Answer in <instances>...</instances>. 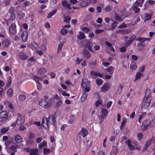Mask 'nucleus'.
Segmentation results:
<instances>
[{"label":"nucleus","mask_w":155,"mask_h":155,"mask_svg":"<svg viewBox=\"0 0 155 155\" xmlns=\"http://www.w3.org/2000/svg\"><path fill=\"white\" fill-rule=\"evenodd\" d=\"M150 91L147 90L146 91L145 95L143 100V104L141 107L142 109L147 107L150 105L151 97L149 96L150 94Z\"/></svg>","instance_id":"1"},{"label":"nucleus","mask_w":155,"mask_h":155,"mask_svg":"<svg viewBox=\"0 0 155 155\" xmlns=\"http://www.w3.org/2000/svg\"><path fill=\"white\" fill-rule=\"evenodd\" d=\"M24 150L25 151L29 153L30 155H38V150L37 148H25Z\"/></svg>","instance_id":"2"},{"label":"nucleus","mask_w":155,"mask_h":155,"mask_svg":"<svg viewBox=\"0 0 155 155\" xmlns=\"http://www.w3.org/2000/svg\"><path fill=\"white\" fill-rule=\"evenodd\" d=\"M17 115L18 117L16 120V124L18 125H21L23 124L25 121L24 117L19 113H17Z\"/></svg>","instance_id":"3"},{"label":"nucleus","mask_w":155,"mask_h":155,"mask_svg":"<svg viewBox=\"0 0 155 155\" xmlns=\"http://www.w3.org/2000/svg\"><path fill=\"white\" fill-rule=\"evenodd\" d=\"M40 106L44 108H48L50 106V104L46 100L44 99L41 100L39 102Z\"/></svg>","instance_id":"4"},{"label":"nucleus","mask_w":155,"mask_h":155,"mask_svg":"<svg viewBox=\"0 0 155 155\" xmlns=\"http://www.w3.org/2000/svg\"><path fill=\"white\" fill-rule=\"evenodd\" d=\"M41 124L42 126L46 129H48L49 128V124L48 120V118L45 117H43Z\"/></svg>","instance_id":"5"},{"label":"nucleus","mask_w":155,"mask_h":155,"mask_svg":"<svg viewBox=\"0 0 155 155\" xmlns=\"http://www.w3.org/2000/svg\"><path fill=\"white\" fill-rule=\"evenodd\" d=\"M83 53L84 57L86 59H89L91 57V54L88 50L84 48L83 51Z\"/></svg>","instance_id":"6"},{"label":"nucleus","mask_w":155,"mask_h":155,"mask_svg":"<svg viewBox=\"0 0 155 155\" xmlns=\"http://www.w3.org/2000/svg\"><path fill=\"white\" fill-rule=\"evenodd\" d=\"M48 120L49 124H54L56 121L54 115H51L48 118Z\"/></svg>","instance_id":"7"},{"label":"nucleus","mask_w":155,"mask_h":155,"mask_svg":"<svg viewBox=\"0 0 155 155\" xmlns=\"http://www.w3.org/2000/svg\"><path fill=\"white\" fill-rule=\"evenodd\" d=\"M93 46V43L91 41L88 40L86 48H87L88 50L91 52H94V51L92 48Z\"/></svg>","instance_id":"8"},{"label":"nucleus","mask_w":155,"mask_h":155,"mask_svg":"<svg viewBox=\"0 0 155 155\" xmlns=\"http://www.w3.org/2000/svg\"><path fill=\"white\" fill-rule=\"evenodd\" d=\"M93 46V43L91 41L88 40L86 48H87L88 50L91 52H94V51L92 48Z\"/></svg>","instance_id":"9"},{"label":"nucleus","mask_w":155,"mask_h":155,"mask_svg":"<svg viewBox=\"0 0 155 155\" xmlns=\"http://www.w3.org/2000/svg\"><path fill=\"white\" fill-rule=\"evenodd\" d=\"M136 36L134 35H133L130 38V39L128 40L125 43V46L127 47H128L133 42L134 40L135 39Z\"/></svg>","instance_id":"10"},{"label":"nucleus","mask_w":155,"mask_h":155,"mask_svg":"<svg viewBox=\"0 0 155 155\" xmlns=\"http://www.w3.org/2000/svg\"><path fill=\"white\" fill-rule=\"evenodd\" d=\"M16 25L15 23L12 24L9 28V31L10 33L12 34H14L16 31Z\"/></svg>","instance_id":"11"},{"label":"nucleus","mask_w":155,"mask_h":155,"mask_svg":"<svg viewBox=\"0 0 155 155\" xmlns=\"http://www.w3.org/2000/svg\"><path fill=\"white\" fill-rule=\"evenodd\" d=\"M111 85L108 83L105 84L101 88V91L105 92L108 90L110 87Z\"/></svg>","instance_id":"12"},{"label":"nucleus","mask_w":155,"mask_h":155,"mask_svg":"<svg viewBox=\"0 0 155 155\" xmlns=\"http://www.w3.org/2000/svg\"><path fill=\"white\" fill-rule=\"evenodd\" d=\"M153 137L151 138V139L147 141L143 149V151H144L147 150L150 145L151 144V143L153 142Z\"/></svg>","instance_id":"13"},{"label":"nucleus","mask_w":155,"mask_h":155,"mask_svg":"<svg viewBox=\"0 0 155 155\" xmlns=\"http://www.w3.org/2000/svg\"><path fill=\"white\" fill-rule=\"evenodd\" d=\"M101 114L100 116V117L102 119H103L108 114V111L106 109L102 108L101 109Z\"/></svg>","instance_id":"14"},{"label":"nucleus","mask_w":155,"mask_h":155,"mask_svg":"<svg viewBox=\"0 0 155 155\" xmlns=\"http://www.w3.org/2000/svg\"><path fill=\"white\" fill-rule=\"evenodd\" d=\"M89 134L87 130L84 128H83L78 133V135L82 136H87Z\"/></svg>","instance_id":"15"},{"label":"nucleus","mask_w":155,"mask_h":155,"mask_svg":"<svg viewBox=\"0 0 155 155\" xmlns=\"http://www.w3.org/2000/svg\"><path fill=\"white\" fill-rule=\"evenodd\" d=\"M82 89L84 91H85L86 92H88L90 90V87L87 86L86 84L83 82V81L81 84Z\"/></svg>","instance_id":"16"},{"label":"nucleus","mask_w":155,"mask_h":155,"mask_svg":"<svg viewBox=\"0 0 155 155\" xmlns=\"http://www.w3.org/2000/svg\"><path fill=\"white\" fill-rule=\"evenodd\" d=\"M131 140L129 139L127 140L125 142V143L127 144L129 149L131 150H133L135 149V147L131 144Z\"/></svg>","instance_id":"17"},{"label":"nucleus","mask_w":155,"mask_h":155,"mask_svg":"<svg viewBox=\"0 0 155 155\" xmlns=\"http://www.w3.org/2000/svg\"><path fill=\"white\" fill-rule=\"evenodd\" d=\"M28 32L25 31L23 32L21 34V38L23 41H26L28 38Z\"/></svg>","instance_id":"18"},{"label":"nucleus","mask_w":155,"mask_h":155,"mask_svg":"<svg viewBox=\"0 0 155 155\" xmlns=\"http://www.w3.org/2000/svg\"><path fill=\"white\" fill-rule=\"evenodd\" d=\"M62 3L64 7H67L69 9H71V5L70 4L68 3L67 1L64 0L63 1Z\"/></svg>","instance_id":"19"},{"label":"nucleus","mask_w":155,"mask_h":155,"mask_svg":"<svg viewBox=\"0 0 155 155\" xmlns=\"http://www.w3.org/2000/svg\"><path fill=\"white\" fill-rule=\"evenodd\" d=\"M8 115V113L6 111H3L0 113V118L3 119L6 118Z\"/></svg>","instance_id":"20"},{"label":"nucleus","mask_w":155,"mask_h":155,"mask_svg":"<svg viewBox=\"0 0 155 155\" xmlns=\"http://www.w3.org/2000/svg\"><path fill=\"white\" fill-rule=\"evenodd\" d=\"M10 44V41L7 39H5L2 43V45L6 47H7Z\"/></svg>","instance_id":"21"},{"label":"nucleus","mask_w":155,"mask_h":155,"mask_svg":"<svg viewBox=\"0 0 155 155\" xmlns=\"http://www.w3.org/2000/svg\"><path fill=\"white\" fill-rule=\"evenodd\" d=\"M136 40L138 41L141 42L143 43L146 41H149L150 38H144L141 37H140L138 38H136Z\"/></svg>","instance_id":"22"},{"label":"nucleus","mask_w":155,"mask_h":155,"mask_svg":"<svg viewBox=\"0 0 155 155\" xmlns=\"http://www.w3.org/2000/svg\"><path fill=\"white\" fill-rule=\"evenodd\" d=\"M19 56V58L21 59L25 60L28 58V56L25 55V54L23 53H20Z\"/></svg>","instance_id":"23"},{"label":"nucleus","mask_w":155,"mask_h":155,"mask_svg":"<svg viewBox=\"0 0 155 155\" xmlns=\"http://www.w3.org/2000/svg\"><path fill=\"white\" fill-rule=\"evenodd\" d=\"M143 0H137L134 3L135 5H137L140 7H141L142 6V4L143 3Z\"/></svg>","instance_id":"24"},{"label":"nucleus","mask_w":155,"mask_h":155,"mask_svg":"<svg viewBox=\"0 0 155 155\" xmlns=\"http://www.w3.org/2000/svg\"><path fill=\"white\" fill-rule=\"evenodd\" d=\"M46 72V70L44 68H40L38 70V73L41 75H44Z\"/></svg>","instance_id":"25"},{"label":"nucleus","mask_w":155,"mask_h":155,"mask_svg":"<svg viewBox=\"0 0 155 155\" xmlns=\"http://www.w3.org/2000/svg\"><path fill=\"white\" fill-rule=\"evenodd\" d=\"M88 41V40H84L82 41L81 43V46L86 48Z\"/></svg>","instance_id":"26"},{"label":"nucleus","mask_w":155,"mask_h":155,"mask_svg":"<svg viewBox=\"0 0 155 155\" xmlns=\"http://www.w3.org/2000/svg\"><path fill=\"white\" fill-rule=\"evenodd\" d=\"M33 78V79L38 84H39L40 82L42 81V79L41 78L35 76H34Z\"/></svg>","instance_id":"27"},{"label":"nucleus","mask_w":155,"mask_h":155,"mask_svg":"<svg viewBox=\"0 0 155 155\" xmlns=\"http://www.w3.org/2000/svg\"><path fill=\"white\" fill-rule=\"evenodd\" d=\"M15 141L18 143H20L22 141L21 136H15Z\"/></svg>","instance_id":"28"},{"label":"nucleus","mask_w":155,"mask_h":155,"mask_svg":"<svg viewBox=\"0 0 155 155\" xmlns=\"http://www.w3.org/2000/svg\"><path fill=\"white\" fill-rule=\"evenodd\" d=\"M150 122V120L149 119L145 121L143 124V125L144 127H148Z\"/></svg>","instance_id":"29"},{"label":"nucleus","mask_w":155,"mask_h":155,"mask_svg":"<svg viewBox=\"0 0 155 155\" xmlns=\"http://www.w3.org/2000/svg\"><path fill=\"white\" fill-rule=\"evenodd\" d=\"M51 150L50 149L46 147H45L43 149V153L44 154H49L51 153Z\"/></svg>","instance_id":"30"},{"label":"nucleus","mask_w":155,"mask_h":155,"mask_svg":"<svg viewBox=\"0 0 155 155\" xmlns=\"http://www.w3.org/2000/svg\"><path fill=\"white\" fill-rule=\"evenodd\" d=\"M47 142L46 140H43L41 143L38 144V147L40 148H42L46 145Z\"/></svg>","instance_id":"31"},{"label":"nucleus","mask_w":155,"mask_h":155,"mask_svg":"<svg viewBox=\"0 0 155 155\" xmlns=\"http://www.w3.org/2000/svg\"><path fill=\"white\" fill-rule=\"evenodd\" d=\"M137 5H135V3L133 5V9L136 13L139 12L140 10V8L137 6Z\"/></svg>","instance_id":"32"},{"label":"nucleus","mask_w":155,"mask_h":155,"mask_svg":"<svg viewBox=\"0 0 155 155\" xmlns=\"http://www.w3.org/2000/svg\"><path fill=\"white\" fill-rule=\"evenodd\" d=\"M85 36L84 33L81 31L79 32V35L78 37V38L80 39H82L85 38Z\"/></svg>","instance_id":"33"},{"label":"nucleus","mask_w":155,"mask_h":155,"mask_svg":"<svg viewBox=\"0 0 155 155\" xmlns=\"http://www.w3.org/2000/svg\"><path fill=\"white\" fill-rule=\"evenodd\" d=\"M56 10H55L50 12V13L48 14L47 18H51L52 16L54 14H55L56 13Z\"/></svg>","instance_id":"34"},{"label":"nucleus","mask_w":155,"mask_h":155,"mask_svg":"<svg viewBox=\"0 0 155 155\" xmlns=\"http://www.w3.org/2000/svg\"><path fill=\"white\" fill-rule=\"evenodd\" d=\"M87 94L86 93H84L83 95L82 96V97L81 98V101H84L87 97Z\"/></svg>","instance_id":"35"},{"label":"nucleus","mask_w":155,"mask_h":155,"mask_svg":"<svg viewBox=\"0 0 155 155\" xmlns=\"http://www.w3.org/2000/svg\"><path fill=\"white\" fill-rule=\"evenodd\" d=\"M116 33L117 34H119L121 35L125 34H126V31L124 30H119L116 31Z\"/></svg>","instance_id":"36"},{"label":"nucleus","mask_w":155,"mask_h":155,"mask_svg":"<svg viewBox=\"0 0 155 155\" xmlns=\"http://www.w3.org/2000/svg\"><path fill=\"white\" fill-rule=\"evenodd\" d=\"M114 68L112 66H110L107 69V71L110 72V74H111L113 71Z\"/></svg>","instance_id":"37"},{"label":"nucleus","mask_w":155,"mask_h":155,"mask_svg":"<svg viewBox=\"0 0 155 155\" xmlns=\"http://www.w3.org/2000/svg\"><path fill=\"white\" fill-rule=\"evenodd\" d=\"M7 94L9 96H12L13 94L12 89L11 88L9 89L7 92Z\"/></svg>","instance_id":"38"},{"label":"nucleus","mask_w":155,"mask_h":155,"mask_svg":"<svg viewBox=\"0 0 155 155\" xmlns=\"http://www.w3.org/2000/svg\"><path fill=\"white\" fill-rule=\"evenodd\" d=\"M130 68L134 70H135L137 68L136 64L135 63H131L130 65Z\"/></svg>","instance_id":"39"},{"label":"nucleus","mask_w":155,"mask_h":155,"mask_svg":"<svg viewBox=\"0 0 155 155\" xmlns=\"http://www.w3.org/2000/svg\"><path fill=\"white\" fill-rule=\"evenodd\" d=\"M126 123V119L125 118V119H124L123 121L121 122V126L120 127V129H122L123 128V127L124 126Z\"/></svg>","instance_id":"40"},{"label":"nucleus","mask_w":155,"mask_h":155,"mask_svg":"<svg viewBox=\"0 0 155 155\" xmlns=\"http://www.w3.org/2000/svg\"><path fill=\"white\" fill-rule=\"evenodd\" d=\"M62 104V101L61 100H59L58 101L56 104V107L57 109L59 108L60 105H61Z\"/></svg>","instance_id":"41"},{"label":"nucleus","mask_w":155,"mask_h":155,"mask_svg":"<svg viewBox=\"0 0 155 155\" xmlns=\"http://www.w3.org/2000/svg\"><path fill=\"white\" fill-rule=\"evenodd\" d=\"M61 32L63 35H65L67 33V31L66 29L64 28L61 30Z\"/></svg>","instance_id":"42"},{"label":"nucleus","mask_w":155,"mask_h":155,"mask_svg":"<svg viewBox=\"0 0 155 155\" xmlns=\"http://www.w3.org/2000/svg\"><path fill=\"white\" fill-rule=\"evenodd\" d=\"M75 119V117L74 115H71L70 117V119L69 120V122L70 123L72 124L73 123L74 120Z\"/></svg>","instance_id":"43"},{"label":"nucleus","mask_w":155,"mask_h":155,"mask_svg":"<svg viewBox=\"0 0 155 155\" xmlns=\"http://www.w3.org/2000/svg\"><path fill=\"white\" fill-rule=\"evenodd\" d=\"M18 98L20 101H23L25 99L26 97L23 95H21L19 96Z\"/></svg>","instance_id":"44"},{"label":"nucleus","mask_w":155,"mask_h":155,"mask_svg":"<svg viewBox=\"0 0 155 155\" xmlns=\"http://www.w3.org/2000/svg\"><path fill=\"white\" fill-rule=\"evenodd\" d=\"M151 19V17L150 15L149 14H146L145 16V21H147Z\"/></svg>","instance_id":"45"},{"label":"nucleus","mask_w":155,"mask_h":155,"mask_svg":"<svg viewBox=\"0 0 155 155\" xmlns=\"http://www.w3.org/2000/svg\"><path fill=\"white\" fill-rule=\"evenodd\" d=\"M112 7L110 5H109L107 6L105 8V10L106 11H109L111 10L112 9Z\"/></svg>","instance_id":"46"},{"label":"nucleus","mask_w":155,"mask_h":155,"mask_svg":"<svg viewBox=\"0 0 155 155\" xmlns=\"http://www.w3.org/2000/svg\"><path fill=\"white\" fill-rule=\"evenodd\" d=\"M141 75L142 74L140 73L139 72H138L136 74V78L135 79V81L136 80L140 78L141 77Z\"/></svg>","instance_id":"47"},{"label":"nucleus","mask_w":155,"mask_h":155,"mask_svg":"<svg viewBox=\"0 0 155 155\" xmlns=\"http://www.w3.org/2000/svg\"><path fill=\"white\" fill-rule=\"evenodd\" d=\"M64 41H62L61 42L60 44L59 45L58 48V51L61 50L62 47V46L64 45Z\"/></svg>","instance_id":"48"},{"label":"nucleus","mask_w":155,"mask_h":155,"mask_svg":"<svg viewBox=\"0 0 155 155\" xmlns=\"http://www.w3.org/2000/svg\"><path fill=\"white\" fill-rule=\"evenodd\" d=\"M8 128H3L1 130V132L3 134L5 133L8 131Z\"/></svg>","instance_id":"49"},{"label":"nucleus","mask_w":155,"mask_h":155,"mask_svg":"<svg viewBox=\"0 0 155 155\" xmlns=\"http://www.w3.org/2000/svg\"><path fill=\"white\" fill-rule=\"evenodd\" d=\"M14 8L13 7H11L9 10V13L10 14H12L14 13Z\"/></svg>","instance_id":"50"},{"label":"nucleus","mask_w":155,"mask_h":155,"mask_svg":"<svg viewBox=\"0 0 155 155\" xmlns=\"http://www.w3.org/2000/svg\"><path fill=\"white\" fill-rule=\"evenodd\" d=\"M127 25H126L125 23H123L121 25H120V26H118L119 28H125L127 27Z\"/></svg>","instance_id":"51"},{"label":"nucleus","mask_w":155,"mask_h":155,"mask_svg":"<svg viewBox=\"0 0 155 155\" xmlns=\"http://www.w3.org/2000/svg\"><path fill=\"white\" fill-rule=\"evenodd\" d=\"M82 30L85 32L86 33H87L89 32L90 31L89 29L87 27H83L82 28Z\"/></svg>","instance_id":"52"},{"label":"nucleus","mask_w":155,"mask_h":155,"mask_svg":"<svg viewBox=\"0 0 155 155\" xmlns=\"http://www.w3.org/2000/svg\"><path fill=\"white\" fill-rule=\"evenodd\" d=\"M16 148L17 147L16 146H15L14 145H12L10 149L12 150L13 151L15 152H16L17 151V150H16Z\"/></svg>","instance_id":"53"},{"label":"nucleus","mask_w":155,"mask_h":155,"mask_svg":"<svg viewBox=\"0 0 155 155\" xmlns=\"http://www.w3.org/2000/svg\"><path fill=\"white\" fill-rule=\"evenodd\" d=\"M90 75L92 76H97V72H95L94 71H92L90 72Z\"/></svg>","instance_id":"54"},{"label":"nucleus","mask_w":155,"mask_h":155,"mask_svg":"<svg viewBox=\"0 0 155 155\" xmlns=\"http://www.w3.org/2000/svg\"><path fill=\"white\" fill-rule=\"evenodd\" d=\"M127 48L125 45L124 46L122 47L120 49V51L122 52H124L126 51Z\"/></svg>","instance_id":"55"},{"label":"nucleus","mask_w":155,"mask_h":155,"mask_svg":"<svg viewBox=\"0 0 155 155\" xmlns=\"http://www.w3.org/2000/svg\"><path fill=\"white\" fill-rule=\"evenodd\" d=\"M64 21L66 23H68L69 22L70 18H69L65 17L64 18Z\"/></svg>","instance_id":"56"},{"label":"nucleus","mask_w":155,"mask_h":155,"mask_svg":"<svg viewBox=\"0 0 155 155\" xmlns=\"http://www.w3.org/2000/svg\"><path fill=\"white\" fill-rule=\"evenodd\" d=\"M82 59L81 58H80L78 57L77 58V59L76 60V63L77 64H79V63L82 61Z\"/></svg>","instance_id":"57"},{"label":"nucleus","mask_w":155,"mask_h":155,"mask_svg":"<svg viewBox=\"0 0 155 155\" xmlns=\"http://www.w3.org/2000/svg\"><path fill=\"white\" fill-rule=\"evenodd\" d=\"M94 48L95 51L98 50L100 49V47L99 45H96L94 46Z\"/></svg>","instance_id":"58"},{"label":"nucleus","mask_w":155,"mask_h":155,"mask_svg":"<svg viewBox=\"0 0 155 155\" xmlns=\"http://www.w3.org/2000/svg\"><path fill=\"white\" fill-rule=\"evenodd\" d=\"M103 31V29H97L95 30V32L97 34H99L102 33Z\"/></svg>","instance_id":"59"},{"label":"nucleus","mask_w":155,"mask_h":155,"mask_svg":"<svg viewBox=\"0 0 155 155\" xmlns=\"http://www.w3.org/2000/svg\"><path fill=\"white\" fill-rule=\"evenodd\" d=\"M102 81L100 79H97L96 80V83L97 84L101 85L102 84Z\"/></svg>","instance_id":"60"},{"label":"nucleus","mask_w":155,"mask_h":155,"mask_svg":"<svg viewBox=\"0 0 155 155\" xmlns=\"http://www.w3.org/2000/svg\"><path fill=\"white\" fill-rule=\"evenodd\" d=\"M116 18L118 21H122V18L121 17L118 15H116Z\"/></svg>","instance_id":"61"},{"label":"nucleus","mask_w":155,"mask_h":155,"mask_svg":"<svg viewBox=\"0 0 155 155\" xmlns=\"http://www.w3.org/2000/svg\"><path fill=\"white\" fill-rule=\"evenodd\" d=\"M78 2L77 0H70V2L71 4H75Z\"/></svg>","instance_id":"62"},{"label":"nucleus","mask_w":155,"mask_h":155,"mask_svg":"<svg viewBox=\"0 0 155 155\" xmlns=\"http://www.w3.org/2000/svg\"><path fill=\"white\" fill-rule=\"evenodd\" d=\"M97 63V60H95V61L93 62H90L89 63L90 65H93L94 66H95L96 65Z\"/></svg>","instance_id":"63"},{"label":"nucleus","mask_w":155,"mask_h":155,"mask_svg":"<svg viewBox=\"0 0 155 155\" xmlns=\"http://www.w3.org/2000/svg\"><path fill=\"white\" fill-rule=\"evenodd\" d=\"M96 21L99 23H101L102 22V19L101 18H98Z\"/></svg>","instance_id":"64"}]
</instances>
